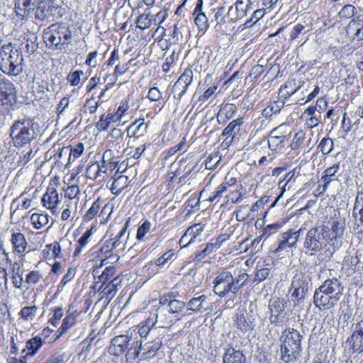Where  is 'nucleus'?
Wrapping results in <instances>:
<instances>
[{
	"label": "nucleus",
	"instance_id": "1",
	"mask_svg": "<svg viewBox=\"0 0 363 363\" xmlns=\"http://www.w3.org/2000/svg\"><path fill=\"white\" fill-rule=\"evenodd\" d=\"M344 286L337 278L328 279L315 289L314 305L320 311L334 308L343 295Z\"/></svg>",
	"mask_w": 363,
	"mask_h": 363
},
{
	"label": "nucleus",
	"instance_id": "2",
	"mask_svg": "<svg viewBox=\"0 0 363 363\" xmlns=\"http://www.w3.org/2000/svg\"><path fill=\"white\" fill-rule=\"evenodd\" d=\"M323 234L332 242V251H337L342 245V239L346 230V218L340 209L335 208L327 214L321 225L319 226Z\"/></svg>",
	"mask_w": 363,
	"mask_h": 363
},
{
	"label": "nucleus",
	"instance_id": "3",
	"mask_svg": "<svg viewBox=\"0 0 363 363\" xmlns=\"http://www.w3.org/2000/svg\"><path fill=\"white\" fill-rule=\"evenodd\" d=\"M38 126L33 119L28 117L15 120L9 128V137L13 146L19 149L30 145L38 135Z\"/></svg>",
	"mask_w": 363,
	"mask_h": 363
},
{
	"label": "nucleus",
	"instance_id": "4",
	"mask_svg": "<svg viewBox=\"0 0 363 363\" xmlns=\"http://www.w3.org/2000/svg\"><path fill=\"white\" fill-rule=\"evenodd\" d=\"M23 57L16 44L8 43L0 48V69L9 75L17 76L23 70Z\"/></svg>",
	"mask_w": 363,
	"mask_h": 363
},
{
	"label": "nucleus",
	"instance_id": "5",
	"mask_svg": "<svg viewBox=\"0 0 363 363\" xmlns=\"http://www.w3.org/2000/svg\"><path fill=\"white\" fill-rule=\"evenodd\" d=\"M46 47L52 50H62L72 42V30L63 23H53L43 34Z\"/></svg>",
	"mask_w": 363,
	"mask_h": 363
},
{
	"label": "nucleus",
	"instance_id": "6",
	"mask_svg": "<svg viewBox=\"0 0 363 363\" xmlns=\"http://www.w3.org/2000/svg\"><path fill=\"white\" fill-rule=\"evenodd\" d=\"M302 336L294 328L285 329L281 337V359L286 363L295 362L301 352Z\"/></svg>",
	"mask_w": 363,
	"mask_h": 363
},
{
	"label": "nucleus",
	"instance_id": "7",
	"mask_svg": "<svg viewBox=\"0 0 363 363\" xmlns=\"http://www.w3.org/2000/svg\"><path fill=\"white\" fill-rule=\"evenodd\" d=\"M303 247L306 253L311 255L322 254L323 252L326 256L330 257L335 252L331 250L332 242H329L319 226L313 227L307 232Z\"/></svg>",
	"mask_w": 363,
	"mask_h": 363
},
{
	"label": "nucleus",
	"instance_id": "8",
	"mask_svg": "<svg viewBox=\"0 0 363 363\" xmlns=\"http://www.w3.org/2000/svg\"><path fill=\"white\" fill-rule=\"evenodd\" d=\"M162 337L156 335L151 339H144L133 342L130 347L127 350L126 358L135 359L143 350L145 351L143 354L145 358L154 357L162 345Z\"/></svg>",
	"mask_w": 363,
	"mask_h": 363
},
{
	"label": "nucleus",
	"instance_id": "9",
	"mask_svg": "<svg viewBox=\"0 0 363 363\" xmlns=\"http://www.w3.org/2000/svg\"><path fill=\"white\" fill-rule=\"evenodd\" d=\"M301 231L302 228L298 230L290 228L286 232L281 233L277 238V242L272 247L271 252L274 255H279V253L284 250L296 247Z\"/></svg>",
	"mask_w": 363,
	"mask_h": 363
},
{
	"label": "nucleus",
	"instance_id": "10",
	"mask_svg": "<svg viewBox=\"0 0 363 363\" xmlns=\"http://www.w3.org/2000/svg\"><path fill=\"white\" fill-rule=\"evenodd\" d=\"M279 199V196L269 203V196H263L251 206V220H255V225L257 229L262 228L269 210L275 206Z\"/></svg>",
	"mask_w": 363,
	"mask_h": 363
},
{
	"label": "nucleus",
	"instance_id": "11",
	"mask_svg": "<svg viewBox=\"0 0 363 363\" xmlns=\"http://www.w3.org/2000/svg\"><path fill=\"white\" fill-rule=\"evenodd\" d=\"M353 324L351 335L347 337L346 344L352 354L363 353V315Z\"/></svg>",
	"mask_w": 363,
	"mask_h": 363
},
{
	"label": "nucleus",
	"instance_id": "12",
	"mask_svg": "<svg viewBox=\"0 0 363 363\" xmlns=\"http://www.w3.org/2000/svg\"><path fill=\"white\" fill-rule=\"evenodd\" d=\"M233 277L229 272H220L214 279V292L219 296L223 297L228 293L235 294L233 288Z\"/></svg>",
	"mask_w": 363,
	"mask_h": 363
},
{
	"label": "nucleus",
	"instance_id": "13",
	"mask_svg": "<svg viewBox=\"0 0 363 363\" xmlns=\"http://www.w3.org/2000/svg\"><path fill=\"white\" fill-rule=\"evenodd\" d=\"M16 99V91L13 83L5 77L0 78V108L11 106Z\"/></svg>",
	"mask_w": 363,
	"mask_h": 363
},
{
	"label": "nucleus",
	"instance_id": "14",
	"mask_svg": "<svg viewBox=\"0 0 363 363\" xmlns=\"http://www.w3.org/2000/svg\"><path fill=\"white\" fill-rule=\"evenodd\" d=\"M301 90V93L308 91V88L304 87V82H300L298 84H296V79H289L283 85H281L279 90V98L281 99L282 106L285 103V101L289 99L293 94Z\"/></svg>",
	"mask_w": 363,
	"mask_h": 363
},
{
	"label": "nucleus",
	"instance_id": "15",
	"mask_svg": "<svg viewBox=\"0 0 363 363\" xmlns=\"http://www.w3.org/2000/svg\"><path fill=\"white\" fill-rule=\"evenodd\" d=\"M59 7L55 0L41 1L37 4L35 18L41 21L53 18Z\"/></svg>",
	"mask_w": 363,
	"mask_h": 363
},
{
	"label": "nucleus",
	"instance_id": "16",
	"mask_svg": "<svg viewBox=\"0 0 363 363\" xmlns=\"http://www.w3.org/2000/svg\"><path fill=\"white\" fill-rule=\"evenodd\" d=\"M193 80V72L191 69H185L173 86L174 98L180 102L182 96L186 93L189 86Z\"/></svg>",
	"mask_w": 363,
	"mask_h": 363
},
{
	"label": "nucleus",
	"instance_id": "17",
	"mask_svg": "<svg viewBox=\"0 0 363 363\" xmlns=\"http://www.w3.org/2000/svg\"><path fill=\"white\" fill-rule=\"evenodd\" d=\"M287 302L284 298H274L269 302V309L271 311V322L278 324L284 321L285 318V308Z\"/></svg>",
	"mask_w": 363,
	"mask_h": 363
},
{
	"label": "nucleus",
	"instance_id": "18",
	"mask_svg": "<svg viewBox=\"0 0 363 363\" xmlns=\"http://www.w3.org/2000/svg\"><path fill=\"white\" fill-rule=\"evenodd\" d=\"M303 277V275L296 274L291 282V286L294 289L291 294V300L294 305L298 306L303 302L308 291V284L302 280Z\"/></svg>",
	"mask_w": 363,
	"mask_h": 363
},
{
	"label": "nucleus",
	"instance_id": "19",
	"mask_svg": "<svg viewBox=\"0 0 363 363\" xmlns=\"http://www.w3.org/2000/svg\"><path fill=\"white\" fill-rule=\"evenodd\" d=\"M131 338L127 335H118L113 337L108 347V353L113 356H120L128 349Z\"/></svg>",
	"mask_w": 363,
	"mask_h": 363
},
{
	"label": "nucleus",
	"instance_id": "20",
	"mask_svg": "<svg viewBox=\"0 0 363 363\" xmlns=\"http://www.w3.org/2000/svg\"><path fill=\"white\" fill-rule=\"evenodd\" d=\"M214 13H209L211 23H215L214 28L216 32L223 34L227 31L225 26L227 15L224 7L213 9Z\"/></svg>",
	"mask_w": 363,
	"mask_h": 363
},
{
	"label": "nucleus",
	"instance_id": "21",
	"mask_svg": "<svg viewBox=\"0 0 363 363\" xmlns=\"http://www.w3.org/2000/svg\"><path fill=\"white\" fill-rule=\"evenodd\" d=\"M38 48V35L35 33L28 32L24 35L23 40L16 49H20L21 52L24 50L28 55L33 54Z\"/></svg>",
	"mask_w": 363,
	"mask_h": 363
},
{
	"label": "nucleus",
	"instance_id": "22",
	"mask_svg": "<svg viewBox=\"0 0 363 363\" xmlns=\"http://www.w3.org/2000/svg\"><path fill=\"white\" fill-rule=\"evenodd\" d=\"M186 307V303L179 300H172L170 301L169 304V308H167V311L174 316V320H165L162 322V325H160V328L167 327L169 325H171L174 321L179 320L182 318L179 316L180 313L183 311V309ZM166 308L164 307L163 310H165Z\"/></svg>",
	"mask_w": 363,
	"mask_h": 363
},
{
	"label": "nucleus",
	"instance_id": "23",
	"mask_svg": "<svg viewBox=\"0 0 363 363\" xmlns=\"http://www.w3.org/2000/svg\"><path fill=\"white\" fill-rule=\"evenodd\" d=\"M346 32L354 40L363 41V18L352 19L346 28Z\"/></svg>",
	"mask_w": 363,
	"mask_h": 363
},
{
	"label": "nucleus",
	"instance_id": "24",
	"mask_svg": "<svg viewBox=\"0 0 363 363\" xmlns=\"http://www.w3.org/2000/svg\"><path fill=\"white\" fill-rule=\"evenodd\" d=\"M298 176V174L296 172V168H294L289 172L284 177L279 181L278 185L279 188L281 190L279 196V197L285 191L294 190L296 189V183Z\"/></svg>",
	"mask_w": 363,
	"mask_h": 363
},
{
	"label": "nucleus",
	"instance_id": "25",
	"mask_svg": "<svg viewBox=\"0 0 363 363\" xmlns=\"http://www.w3.org/2000/svg\"><path fill=\"white\" fill-rule=\"evenodd\" d=\"M38 0H16L15 11L16 15L21 17L28 16L36 9Z\"/></svg>",
	"mask_w": 363,
	"mask_h": 363
},
{
	"label": "nucleus",
	"instance_id": "26",
	"mask_svg": "<svg viewBox=\"0 0 363 363\" xmlns=\"http://www.w3.org/2000/svg\"><path fill=\"white\" fill-rule=\"evenodd\" d=\"M269 147L265 138L257 143L253 147V155L255 159H258V164H264L267 161V156L269 155Z\"/></svg>",
	"mask_w": 363,
	"mask_h": 363
},
{
	"label": "nucleus",
	"instance_id": "27",
	"mask_svg": "<svg viewBox=\"0 0 363 363\" xmlns=\"http://www.w3.org/2000/svg\"><path fill=\"white\" fill-rule=\"evenodd\" d=\"M12 247L13 252L23 255V253L28 252L27 248L28 247L25 235L21 233H14L11 235L10 240Z\"/></svg>",
	"mask_w": 363,
	"mask_h": 363
},
{
	"label": "nucleus",
	"instance_id": "28",
	"mask_svg": "<svg viewBox=\"0 0 363 363\" xmlns=\"http://www.w3.org/2000/svg\"><path fill=\"white\" fill-rule=\"evenodd\" d=\"M148 125L144 123V118H139L129 125L127 129V136L139 138L143 136L147 131Z\"/></svg>",
	"mask_w": 363,
	"mask_h": 363
},
{
	"label": "nucleus",
	"instance_id": "29",
	"mask_svg": "<svg viewBox=\"0 0 363 363\" xmlns=\"http://www.w3.org/2000/svg\"><path fill=\"white\" fill-rule=\"evenodd\" d=\"M43 205L47 208L52 210L60 203L59 195L56 189L48 186L45 194L42 198Z\"/></svg>",
	"mask_w": 363,
	"mask_h": 363
},
{
	"label": "nucleus",
	"instance_id": "30",
	"mask_svg": "<svg viewBox=\"0 0 363 363\" xmlns=\"http://www.w3.org/2000/svg\"><path fill=\"white\" fill-rule=\"evenodd\" d=\"M340 169V162L338 161L331 166L327 167L322 173L321 179L322 182H325L328 184H330L333 182L338 179V172Z\"/></svg>",
	"mask_w": 363,
	"mask_h": 363
},
{
	"label": "nucleus",
	"instance_id": "31",
	"mask_svg": "<svg viewBox=\"0 0 363 363\" xmlns=\"http://www.w3.org/2000/svg\"><path fill=\"white\" fill-rule=\"evenodd\" d=\"M283 226L281 223H273L265 226L262 230V233L251 242V246L258 245L262 239L266 240L272 235L277 233Z\"/></svg>",
	"mask_w": 363,
	"mask_h": 363
},
{
	"label": "nucleus",
	"instance_id": "32",
	"mask_svg": "<svg viewBox=\"0 0 363 363\" xmlns=\"http://www.w3.org/2000/svg\"><path fill=\"white\" fill-rule=\"evenodd\" d=\"M223 363H246V357L241 352L230 347L223 355Z\"/></svg>",
	"mask_w": 363,
	"mask_h": 363
},
{
	"label": "nucleus",
	"instance_id": "33",
	"mask_svg": "<svg viewBox=\"0 0 363 363\" xmlns=\"http://www.w3.org/2000/svg\"><path fill=\"white\" fill-rule=\"evenodd\" d=\"M207 296L201 295L196 298H191L187 303L186 306L187 310L191 311L194 313H201L204 309V306L206 303Z\"/></svg>",
	"mask_w": 363,
	"mask_h": 363
},
{
	"label": "nucleus",
	"instance_id": "34",
	"mask_svg": "<svg viewBox=\"0 0 363 363\" xmlns=\"http://www.w3.org/2000/svg\"><path fill=\"white\" fill-rule=\"evenodd\" d=\"M236 111V107L233 104H226L220 106L217 114L219 123H224L226 120L231 118Z\"/></svg>",
	"mask_w": 363,
	"mask_h": 363
},
{
	"label": "nucleus",
	"instance_id": "35",
	"mask_svg": "<svg viewBox=\"0 0 363 363\" xmlns=\"http://www.w3.org/2000/svg\"><path fill=\"white\" fill-rule=\"evenodd\" d=\"M290 136L275 137L269 136L267 140L268 147L270 150L280 151L289 143Z\"/></svg>",
	"mask_w": 363,
	"mask_h": 363
},
{
	"label": "nucleus",
	"instance_id": "36",
	"mask_svg": "<svg viewBox=\"0 0 363 363\" xmlns=\"http://www.w3.org/2000/svg\"><path fill=\"white\" fill-rule=\"evenodd\" d=\"M203 230V225L201 223H197L192 226H190L187 228L185 233L181 238V242L183 241L184 239H186V238H190V240L188 241V242L184 245V247H186L189 244L194 242V240L196 239V238Z\"/></svg>",
	"mask_w": 363,
	"mask_h": 363
},
{
	"label": "nucleus",
	"instance_id": "37",
	"mask_svg": "<svg viewBox=\"0 0 363 363\" xmlns=\"http://www.w3.org/2000/svg\"><path fill=\"white\" fill-rule=\"evenodd\" d=\"M129 183L128 177L125 175H120L113 182L111 191L113 194L118 195Z\"/></svg>",
	"mask_w": 363,
	"mask_h": 363
},
{
	"label": "nucleus",
	"instance_id": "38",
	"mask_svg": "<svg viewBox=\"0 0 363 363\" xmlns=\"http://www.w3.org/2000/svg\"><path fill=\"white\" fill-rule=\"evenodd\" d=\"M306 140V133L304 130H300L294 135L289 146L291 150H296L304 147Z\"/></svg>",
	"mask_w": 363,
	"mask_h": 363
},
{
	"label": "nucleus",
	"instance_id": "39",
	"mask_svg": "<svg viewBox=\"0 0 363 363\" xmlns=\"http://www.w3.org/2000/svg\"><path fill=\"white\" fill-rule=\"evenodd\" d=\"M334 148V142L329 137H324L318 145L317 150L323 155H329Z\"/></svg>",
	"mask_w": 363,
	"mask_h": 363
},
{
	"label": "nucleus",
	"instance_id": "40",
	"mask_svg": "<svg viewBox=\"0 0 363 363\" xmlns=\"http://www.w3.org/2000/svg\"><path fill=\"white\" fill-rule=\"evenodd\" d=\"M243 125V118H238L230 122L228 125L223 130V135H233L239 132L241 126Z\"/></svg>",
	"mask_w": 363,
	"mask_h": 363
},
{
	"label": "nucleus",
	"instance_id": "41",
	"mask_svg": "<svg viewBox=\"0 0 363 363\" xmlns=\"http://www.w3.org/2000/svg\"><path fill=\"white\" fill-rule=\"evenodd\" d=\"M137 218H134L133 216L132 217H130L128 218V220L125 221L123 228L120 230L118 234L114 238H112L113 240V242H116V247H121V249H123L125 246V241L122 240V238L125 235V233L126 231V229L129 227L130 223L132 220L135 221L136 220Z\"/></svg>",
	"mask_w": 363,
	"mask_h": 363
},
{
	"label": "nucleus",
	"instance_id": "42",
	"mask_svg": "<svg viewBox=\"0 0 363 363\" xmlns=\"http://www.w3.org/2000/svg\"><path fill=\"white\" fill-rule=\"evenodd\" d=\"M115 118H116V116L112 113L101 115L99 121L96 123V128L99 131H104L107 130L110 124L116 121V118L115 119Z\"/></svg>",
	"mask_w": 363,
	"mask_h": 363
},
{
	"label": "nucleus",
	"instance_id": "43",
	"mask_svg": "<svg viewBox=\"0 0 363 363\" xmlns=\"http://www.w3.org/2000/svg\"><path fill=\"white\" fill-rule=\"evenodd\" d=\"M92 229L93 228H91L90 229L87 230L78 240L75 250L74 252V257L78 256L82 252V250L86 247L89 238L92 235Z\"/></svg>",
	"mask_w": 363,
	"mask_h": 363
},
{
	"label": "nucleus",
	"instance_id": "44",
	"mask_svg": "<svg viewBox=\"0 0 363 363\" xmlns=\"http://www.w3.org/2000/svg\"><path fill=\"white\" fill-rule=\"evenodd\" d=\"M43 345V340L35 336L26 342V349L28 352L26 355L33 356Z\"/></svg>",
	"mask_w": 363,
	"mask_h": 363
},
{
	"label": "nucleus",
	"instance_id": "45",
	"mask_svg": "<svg viewBox=\"0 0 363 363\" xmlns=\"http://www.w3.org/2000/svg\"><path fill=\"white\" fill-rule=\"evenodd\" d=\"M30 221L35 229H40L42 226L48 224L49 217L48 214L33 213L30 217Z\"/></svg>",
	"mask_w": 363,
	"mask_h": 363
},
{
	"label": "nucleus",
	"instance_id": "46",
	"mask_svg": "<svg viewBox=\"0 0 363 363\" xmlns=\"http://www.w3.org/2000/svg\"><path fill=\"white\" fill-rule=\"evenodd\" d=\"M357 13L355 6L352 4L345 5L338 13V17L342 20L352 18Z\"/></svg>",
	"mask_w": 363,
	"mask_h": 363
},
{
	"label": "nucleus",
	"instance_id": "47",
	"mask_svg": "<svg viewBox=\"0 0 363 363\" xmlns=\"http://www.w3.org/2000/svg\"><path fill=\"white\" fill-rule=\"evenodd\" d=\"M235 8L238 18L245 17L250 8V0H237Z\"/></svg>",
	"mask_w": 363,
	"mask_h": 363
},
{
	"label": "nucleus",
	"instance_id": "48",
	"mask_svg": "<svg viewBox=\"0 0 363 363\" xmlns=\"http://www.w3.org/2000/svg\"><path fill=\"white\" fill-rule=\"evenodd\" d=\"M78 313L75 312L68 314L62 321L60 329L62 330L61 333H65L69 328H71L76 323V319Z\"/></svg>",
	"mask_w": 363,
	"mask_h": 363
},
{
	"label": "nucleus",
	"instance_id": "49",
	"mask_svg": "<svg viewBox=\"0 0 363 363\" xmlns=\"http://www.w3.org/2000/svg\"><path fill=\"white\" fill-rule=\"evenodd\" d=\"M194 19L195 23L200 30H206L209 27V17L202 12H197Z\"/></svg>",
	"mask_w": 363,
	"mask_h": 363
},
{
	"label": "nucleus",
	"instance_id": "50",
	"mask_svg": "<svg viewBox=\"0 0 363 363\" xmlns=\"http://www.w3.org/2000/svg\"><path fill=\"white\" fill-rule=\"evenodd\" d=\"M18 155V164L19 166L24 167L33 157V151L32 148L26 149L21 152H17Z\"/></svg>",
	"mask_w": 363,
	"mask_h": 363
},
{
	"label": "nucleus",
	"instance_id": "51",
	"mask_svg": "<svg viewBox=\"0 0 363 363\" xmlns=\"http://www.w3.org/2000/svg\"><path fill=\"white\" fill-rule=\"evenodd\" d=\"M138 333L140 336V340L151 339L156 336V329H150L149 326L140 324L138 328Z\"/></svg>",
	"mask_w": 363,
	"mask_h": 363
},
{
	"label": "nucleus",
	"instance_id": "52",
	"mask_svg": "<svg viewBox=\"0 0 363 363\" xmlns=\"http://www.w3.org/2000/svg\"><path fill=\"white\" fill-rule=\"evenodd\" d=\"M152 25V19L150 18V13L140 15L136 20V26L141 30L150 28Z\"/></svg>",
	"mask_w": 363,
	"mask_h": 363
},
{
	"label": "nucleus",
	"instance_id": "53",
	"mask_svg": "<svg viewBox=\"0 0 363 363\" xmlns=\"http://www.w3.org/2000/svg\"><path fill=\"white\" fill-rule=\"evenodd\" d=\"M38 308L35 306L23 307L21 312V316L26 320H32L35 317Z\"/></svg>",
	"mask_w": 363,
	"mask_h": 363
},
{
	"label": "nucleus",
	"instance_id": "54",
	"mask_svg": "<svg viewBox=\"0 0 363 363\" xmlns=\"http://www.w3.org/2000/svg\"><path fill=\"white\" fill-rule=\"evenodd\" d=\"M320 88L317 84L315 86L314 89L311 92H310L306 97L303 96L300 99H298L296 101V103L300 105H304L310 101H313L320 93Z\"/></svg>",
	"mask_w": 363,
	"mask_h": 363
},
{
	"label": "nucleus",
	"instance_id": "55",
	"mask_svg": "<svg viewBox=\"0 0 363 363\" xmlns=\"http://www.w3.org/2000/svg\"><path fill=\"white\" fill-rule=\"evenodd\" d=\"M99 163H94L88 166L86 169V177L91 180H96L100 175Z\"/></svg>",
	"mask_w": 363,
	"mask_h": 363
},
{
	"label": "nucleus",
	"instance_id": "56",
	"mask_svg": "<svg viewBox=\"0 0 363 363\" xmlns=\"http://www.w3.org/2000/svg\"><path fill=\"white\" fill-rule=\"evenodd\" d=\"M101 208V202L99 199L96 200L87 211L86 214L84 215V220L89 221L94 218V216L98 213L99 209Z\"/></svg>",
	"mask_w": 363,
	"mask_h": 363
},
{
	"label": "nucleus",
	"instance_id": "57",
	"mask_svg": "<svg viewBox=\"0 0 363 363\" xmlns=\"http://www.w3.org/2000/svg\"><path fill=\"white\" fill-rule=\"evenodd\" d=\"M150 222L146 220L141 225L138 227L136 234V239L138 241L143 240L145 235L150 231Z\"/></svg>",
	"mask_w": 363,
	"mask_h": 363
},
{
	"label": "nucleus",
	"instance_id": "58",
	"mask_svg": "<svg viewBox=\"0 0 363 363\" xmlns=\"http://www.w3.org/2000/svg\"><path fill=\"white\" fill-rule=\"evenodd\" d=\"M267 69V67L262 65H257L251 69V77L253 76L252 82L257 83L262 74H263Z\"/></svg>",
	"mask_w": 363,
	"mask_h": 363
},
{
	"label": "nucleus",
	"instance_id": "59",
	"mask_svg": "<svg viewBox=\"0 0 363 363\" xmlns=\"http://www.w3.org/2000/svg\"><path fill=\"white\" fill-rule=\"evenodd\" d=\"M220 160L221 157L219 156L218 154L209 155L206 160V168L208 169H216L218 167V163L220 162Z\"/></svg>",
	"mask_w": 363,
	"mask_h": 363
},
{
	"label": "nucleus",
	"instance_id": "60",
	"mask_svg": "<svg viewBox=\"0 0 363 363\" xmlns=\"http://www.w3.org/2000/svg\"><path fill=\"white\" fill-rule=\"evenodd\" d=\"M329 185L330 184L325 181L322 182V179L320 178L318 182L316 189L313 191L312 194L316 198L322 196L328 190Z\"/></svg>",
	"mask_w": 363,
	"mask_h": 363
},
{
	"label": "nucleus",
	"instance_id": "61",
	"mask_svg": "<svg viewBox=\"0 0 363 363\" xmlns=\"http://www.w3.org/2000/svg\"><path fill=\"white\" fill-rule=\"evenodd\" d=\"M249 275L246 272H243L238 276L236 279H233V288H235V293L240 289L244 284L248 280Z\"/></svg>",
	"mask_w": 363,
	"mask_h": 363
},
{
	"label": "nucleus",
	"instance_id": "62",
	"mask_svg": "<svg viewBox=\"0 0 363 363\" xmlns=\"http://www.w3.org/2000/svg\"><path fill=\"white\" fill-rule=\"evenodd\" d=\"M84 74L82 70H77L69 73L67 79L72 86H77L80 82L81 76Z\"/></svg>",
	"mask_w": 363,
	"mask_h": 363
},
{
	"label": "nucleus",
	"instance_id": "63",
	"mask_svg": "<svg viewBox=\"0 0 363 363\" xmlns=\"http://www.w3.org/2000/svg\"><path fill=\"white\" fill-rule=\"evenodd\" d=\"M52 311L53 312V315L50 319L49 322L50 323V324L56 326L59 323L61 318L63 315V310L62 307H56L52 309Z\"/></svg>",
	"mask_w": 363,
	"mask_h": 363
},
{
	"label": "nucleus",
	"instance_id": "64",
	"mask_svg": "<svg viewBox=\"0 0 363 363\" xmlns=\"http://www.w3.org/2000/svg\"><path fill=\"white\" fill-rule=\"evenodd\" d=\"M162 94L159 89L156 86L150 88L148 91L147 97L151 101H158L162 99Z\"/></svg>",
	"mask_w": 363,
	"mask_h": 363
}]
</instances>
